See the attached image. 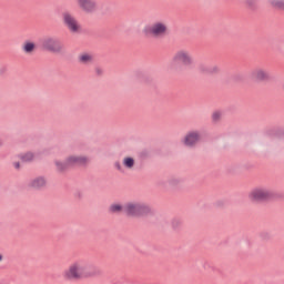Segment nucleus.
Segmentation results:
<instances>
[{"label":"nucleus","instance_id":"b1692460","mask_svg":"<svg viewBox=\"0 0 284 284\" xmlns=\"http://www.w3.org/2000/svg\"><path fill=\"white\" fill-rule=\"evenodd\" d=\"M4 74H8V65L7 64H2L0 67V77H4Z\"/></svg>","mask_w":284,"mask_h":284},{"label":"nucleus","instance_id":"f8f14e48","mask_svg":"<svg viewBox=\"0 0 284 284\" xmlns=\"http://www.w3.org/2000/svg\"><path fill=\"white\" fill-rule=\"evenodd\" d=\"M67 159L71 168H81L88 164V158L83 155H71Z\"/></svg>","mask_w":284,"mask_h":284},{"label":"nucleus","instance_id":"7c9ffc66","mask_svg":"<svg viewBox=\"0 0 284 284\" xmlns=\"http://www.w3.org/2000/svg\"><path fill=\"white\" fill-rule=\"evenodd\" d=\"M1 145H3V141L2 140H0V148H1Z\"/></svg>","mask_w":284,"mask_h":284},{"label":"nucleus","instance_id":"a211bd4d","mask_svg":"<svg viewBox=\"0 0 284 284\" xmlns=\"http://www.w3.org/2000/svg\"><path fill=\"white\" fill-rule=\"evenodd\" d=\"M22 50L26 54H32V52L37 50V44L34 42L26 41L22 45Z\"/></svg>","mask_w":284,"mask_h":284},{"label":"nucleus","instance_id":"a878e982","mask_svg":"<svg viewBox=\"0 0 284 284\" xmlns=\"http://www.w3.org/2000/svg\"><path fill=\"white\" fill-rule=\"evenodd\" d=\"M95 75L103 77V69L101 67H95Z\"/></svg>","mask_w":284,"mask_h":284},{"label":"nucleus","instance_id":"423d86ee","mask_svg":"<svg viewBox=\"0 0 284 284\" xmlns=\"http://www.w3.org/2000/svg\"><path fill=\"white\" fill-rule=\"evenodd\" d=\"M42 48L47 52H52L53 54H61L63 52V42L59 38L47 37L42 40Z\"/></svg>","mask_w":284,"mask_h":284},{"label":"nucleus","instance_id":"bb28decb","mask_svg":"<svg viewBox=\"0 0 284 284\" xmlns=\"http://www.w3.org/2000/svg\"><path fill=\"white\" fill-rule=\"evenodd\" d=\"M135 77L136 79H143V77H145V73H143V71H136Z\"/></svg>","mask_w":284,"mask_h":284},{"label":"nucleus","instance_id":"f3484780","mask_svg":"<svg viewBox=\"0 0 284 284\" xmlns=\"http://www.w3.org/2000/svg\"><path fill=\"white\" fill-rule=\"evenodd\" d=\"M79 62L82 63V65H90L92 61H94V57L90 53H82L79 55Z\"/></svg>","mask_w":284,"mask_h":284},{"label":"nucleus","instance_id":"f03ea898","mask_svg":"<svg viewBox=\"0 0 284 284\" xmlns=\"http://www.w3.org/2000/svg\"><path fill=\"white\" fill-rule=\"evenodd\" d=\"M172 65H174L176 70H181L182 68H192V65H194V58H192V53H190V51L179 50L173 55Z\"/></svg>","mask_w":284,"mask_h":284},{"label":"nucleus","instance_id":"5701e85b","mask_svg":"<svg viewBox=\"0 0 284 284\" xmlns=\"http://www.w3.org/2000/svg\"><path fill=\"white\" fill-rule=\"evenodd\" d=\"M123 165H124V168L132 170V168H134V158H130V156L124 158Z\"/></svg>","mask_w":284,"mask_h":284},{"label":"nucleus","instance_id":"c85d7f7f","mask_svg":"<svg viewBox=\"0 0 284 284\" xmlns=\"http://www.w3.org/2000/svg\"><path fill=\"white\" fill-rule=\"evenodd\" d=\"M14 168H16V170H19V168H21V163L16 162V163H14Z\"/></svg>","mask_w":284,"mask_h":284},{"label":"nucleus","instance_id":"412c9836","mask_svg":"<svg viewBox=\"0 0 284 284\" xmlns=\"http://www.w3.org/2000/svg\"><path fill=\"white\" fill-rule=\"evenodd\" d=\"M244 3L248 10H258V0H244Z\"/></svg>","mask_w":284,"mask_h":284},{"label":"nucleus","instance_id":"2f4dec72","mask_svg":"<svg viewBox=\"0 0 284 284\" xmlns=\"http://www.w3.org/2000/svg\"><path fill=\"white\" fill-rule=\"evenodd\" d=\"M0 261H3V255L0 254Z\"/></svg>","mask_w":284,"mask_h":284},{"label":"nucleus","instance_id":"393cba45","mask_svg":"<svg viewBox=\"0 0 284 284\" xmlns=\"http://www.w3.org/2000/svg\"><path fill=\"white\" fill-rule=\"evenodd\" d=\"M220 120H221V112L215 111V112L212 114V121H214V123H216V121H220Z\"/></svg>","mask_w":284,"mask_h":284},{"label":"nucleus","instance_id":"ddd939ff","mask_svg":"<svg viewBox=\"0 0 284 284\" xmlns=\"http://www.w3.org/2000/svg\"><path fill=\"white\" fill-rule=\"evenodd\" d=\"M199 70L203 74H219V67L216 65H210L207 63H201L199 64Z\"/></svg>","mask_w":284,"mask_h":284},{"label":"nucleus","instance_id":"20e7f679","mask_svg":"<svg viewBox=\"0 0 284 284\" xmlns=\"http://www.w3.org/2000/svg\"><path fill=\"white\" fill-rule=\"evenodd\" d=\"M143 34L145 37H153V39H161V37L168 34V24L161 21L154 22L151 26L144 27Z\"/></svg>","mask_w":284,"mask_h":284},{"label":"nucleus","instance_id":"6ab92c4d","mask_svg":"<svg viewBox=\"0 0 284 284\" xmlns=\"http://www.w3.org/2000/svg\"><path fill=\"white\" fill-rule=\"evenodd\" d=\"M109 212L111 214H121V212L125 213V205L111 204L110 207H109Z\"/></svg>","mask_w":284,"mask_h":284},{"label":"nucleus","instance_id":"7ed1b4c3","mask_svg":"<svg viewBox=\"0 0 284 284\" xmlns=\"http://www.w3.org/2000/svg\"><path fill=\"white\" fill-rule=\"evenodd\" d=\"M250 199L255 203H265V201L276 199V193L267 187H255L252 190Z\"/></svg>","mask_w":284,"mask_h":284},{"label":"nucleus","instance_id":"1a4fd4ad","mask_svg":"<svg viewBox=\"0 0 284 284\" xmlns=\"http://www.w3.org/2000/svg\"><path fill=\"white\" fill-rule=\"evenodd\" d=\"M75 3H78V7L82 12H85L87 14H94L97 10H99V4L97 3V0H75Z\"/></svg>","mask_w":284,"mask_h":284},{"label":"nucleus","instance_id":"0eeeda50","mask_svg":"<svg viewBox=\"0 0 284 284\" xmlns=\"http://www.w3.org/2000/svg\"><path fill=\"white\" fill-rule=\"evenodd\" d=\"M62 21L63 24L70 30L73 34H77L79 30H81V26L79 24V21H77V18L72 16L70 12L62 13Z\"/></svg>","mask_w":284,"mask_h":284},{"label":"nucleus","instance_id":"4468645a","mask_svg":"<svg viewBox=\"0 0 284 284\" xmlns=\"http://www.w3.org/2000/svg\"><path fill=\"white\" fill-rule=\"evenodd\" d=\"M45 178L43 176H38L31 180L30 182V187H33L34 190H41V187H45Z\"/></svg>","mask_w":284,"mask_h":284},{"label":"nucleus","instance_id":"aec40b11","mask_svg":"<svg viewBox=\"0 0 284 284\" xmlns=\"http://www.w3.org/2000/svg\"><path fill=\"white\" fill-rule=\"evenodd\" d=\"M270 4L272 8H274V10H281L284 12V0H271Z\"/></svg>","mask_w":284,"mask_h":284},{"label":"nucleus","instance_id":"9b49d317","mask_svg":"<svg viewBox=\"0 0 284 284\" xmlns=\"http://www.w3.org/2000/svg\"><path fill=\"white\" fill-rule=\"evenodd\" d=\"M197 141H201V134L196 131H192L185 135L183 143L186 148H194Z\"/></svg>","mask_w":284,"mask_h":284},{"label":"nucleus","instance_id":"f257e3e1","mask_svg":"<svg viewBox=\"0 0 284 284\" xmlns=\"http://www.w3.org/2000/svg\"><path fill=\"white\" fill-rule=\"evenodd\" d=\"M124 214L133 219H141L143 216H150L152 209L143 202H126L124 204Z\"/></svg>","mask_w":284,"mask_h":284},{"label":"nucleus","instance_id":"dca6fc26","mask_svg":"<svg viewBox=\"0 0 284 284\" xmlns=\"http://www.w3.org/2000/svg\"><path fill=\"white\" fill-rule=\"evenodd\" d=\"M55 168L58 170V172H65L67 170H70V162L68 160V158L65 159V161H59V160H55Z\"/></svg>","mask_w":284,"mask_h":284},{"label":"nucleus","instance_id":"c756f323","mask_svg":"<svg viewBox=\"0 0 284 284\" xmlns=\"http://www.w3.org/2000/svg\"><path fill=\"white\" fill-rule=\"evenodd\" d=\"M173 227H176L178 225H179V221H176V220H173Z\"/></svg>","mask_w":284,"mask_h":284},{"label":"nucleus","instance_id":"39448f33","mask_svg":"<svg viewBox=\"0 0 284 284\" xmlns=\"http://www.w3.org/2000/svg\"><path fill=\"white\" fill-rule=\"evenodd\" d=\"M63 277L67 281H81L83 278V261L74 262L64 271Z\"/></svg>","mask_w":284,"mask_h":284},{"label":"nucleus","instance_id":"9d476101","mask_svg":"<svg viewBox=\"0 0 284 284\" xmlns=\"http://www.w3.org/2000/svg\"><path fill=\"white\" fill-rule=\"evenodd\" d=\"M251 77L260 83H263L265 81H272V74H270V71L261 68L253 70Z\"/></svg>","mask_w":284,"mask_h":284},{"label":"nucleus","instance_id":"cd10ccee","mask_svg":"<svg viewBox=\"0 0 284 284\" xmlns=\"http://www.w3.org/2000/svg\"><path fill=\"white\" fill-rule=\"evenodd\" d=\"M114 168H116L119 172H123V166H121V162H115Z\"/></svg>","mask_w":284,"mask_h":284},{"label":"nucleus","instance_id":"6e6552de","mask_svg":"<svg viewBox=\"0 0 284 284\" xmlns=\"http://www.w3.org/2000/svg\"><path fill=\"white\" fill-rule=\"evenodd\" d=\"M83 278H94V276H101L102 271L99 266L82 261Z\"/></svg>","mask_w":284,"mask_h":284},{"label":"nucleus","instance_id":"4be33fe9","mask_svg":"<svg viewBox=\"0 0 284 284\" xmlns=\"http://www.w3.org/2000/svg\"><path fill=\"white\" fill-rule=\"evenodd\" d=\"M19 158L22 160L23 163H30V161H33L34 159V153L27 152V153L20 154Z\"/></svg>","mask_w":284,"mask_h":284},{"label":"nucleus","instance_id":"2eb2a0df","mask_svg":"<svg viewBox=\"0 0 284 284\" xmlns=\"http://www.w3.org/2000/svg\"><path fill=\"white\" fill-rule=\"evenodd\" d=\"M183 182V179L179 178V176H171L166 180V184L162 183V185H164V187H168V185L170 187H179L180 183Z\"/></svg>","mask_w":284,"mask_h":284}]
</instances>
